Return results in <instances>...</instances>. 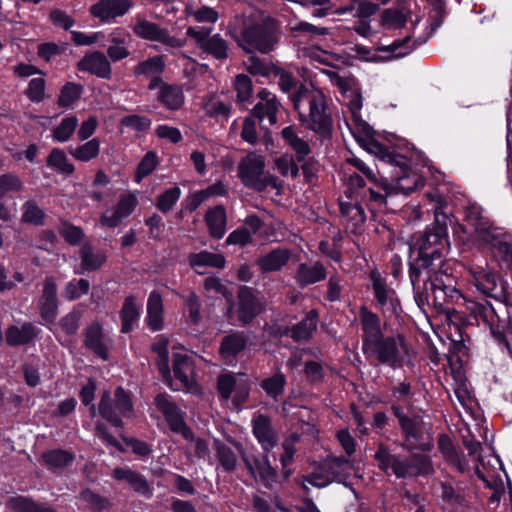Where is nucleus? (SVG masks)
Segmentation results:
<instances>
[{
    "label": "nucleus",
    "instance_id": "nucleus-1",
    "mask_svg": "<svg viewBox=\"0 0 512 512\" xmlns=\"http://www.w3.org/2000/svg\"><path fill=\"white\" fill-rule=\"evenodd\" d=\"M362 353L370 362L388 365L392 369L411 364L415 352L402 334L385 336L380 317L366 306L359 309Z\"/></svg>",
    "mask_w": 512,
    "mask_h": 512
},
{
    "label": "nucleus",
    "instance_id": "nucleus-2",
    "mask_svg": "<svg viewBox=\"0 0 512 512\" xmlns=\"http://www.w3.org/2000/svg\"><path fill=\"white\" fill-rule=\"evenodd\" d=\"M426 197L434 203L433 211L436 222L443 214V198L438 192L427 193ZM447 243V230L445 225L437 224L433 229L414 234L411 238L410 250L416 254V260L411 267H418L422 271L436 269L435 260H441L442 252Z\"/></svg>",
    "mask_w": 512,
    "mask_h": 512
},
{
    "label": "nucleus",
    "instance_id": "nucleus-3",
    "mask_svg": "<svg viewBox=\"0 0 512 512\" xmlns=\"http://www.w3.org/2000/svg\"><path fill=\"white\" fill-rule=\"evenodd\" d=\"M294 109L298 111L300 121L316 133L327 135L331 131L332 118L327 112L325 95L315 89L300 85L292 94Z\"/></svg>",
    "mask_w": 512,
    "mask_h": 512
},
{
    "label": "nucleus",
    "instance_id": "nucleus-4",
    "mask_svg": "<svg viewBox=\"0 0 512 512\" xmlns=\"http://www.w3.org/2000/svg\"><path fill=\"white\" fill-rule=\"evenodd\" d=\"M410 281L419 301L432 299L437 308L445 310L444 286L447 280L443 273L437 269L422 271L418 267H410Z\"/></svg>",
    "mask_w": 512,
    "mask_h": 512
},
{
    "label": "nucleus",
    "instance_id": "nucleus-5",
    "mask_svg": "<svg viewBox=\"0 0 512 512\" xmlns=\"http://www.w3.org/2000/svg\"><path fill=\"white\" fill-rule=\"evenodd\" d=\"M265 162L261 155L254 153L244 157L238 165V176L242 183L256 191L262 192L268 187L279 190L281 185L278 179L264 173Z\"/></svg>",
    "mask_w": 512,
    "mask_h": 512
},
{
    "label": "nucleus",
    "instance_id": "nucleus-6",
    "mask_svg": "<svg viewBox=\"0 0 512 512\" xmlns=\"http://www.w3.org/2000/svg\"><path fill=\"white\" fill-rule=\"evenodd\" d=\"M98 411L113 426L121 427L123 424L121 418L133 415L134 409L130 393L122 387L115 390L114 398L109 392H104L98 405Z\"/></svg>",
    "mask_w": 512,
    "mask_h": 512
},
{
    "label": "nucleus",
    "instance_id": "nucleus-7",
    "mask_svg": "<svg viewBox=\"0 0 512 512\" xmlns=\"http://www.w3.org/2000/svg\"><path fill=\"white\" fill-rule=\"evenodd\" d=\"M477 321L487 325L498 345L505 348L512 358V329L507 325H499V319L492 305L485 301L484 303H471L470 307Z\"/></svg>",
    "mask_w": 512,
    "mask_h": 512
},
{
    "label": "nucleus",
    "instance_id": "nucleus-8",
    "mask_svg": "<svg viewBox=\"0 0 512 512\" xmlns=\"http://www.w3.org/2000/svg\"><path fill=\"white\" fill-rule=\"evenodd\" d=\"M380 7L372 0H348L333 10L338 16H351L358 20L354 31L363 37H369L372 33L370 18L379 11Z\"/></svg>",
    "mask_w": 512,
    "mask_h": 512
},
{
    "label": "nucleus",
    "instance_id": "nucleus-9",
    "mask_svg": "<svg viewBox=\"0 0 512 512\" xmlns=\"http://www.w3.org/2000/svg\"><path fill=\"white\" fill-rule=\"evenodd\" d=\"M265 309V301L251 287L240 288L237 294L235 314L241 325L251 323Z\"/></svg>",
    "mask_w": 512,
    "mask_h": 512
},
{
    "label": "nucleus",
    "instance_id": "nucleus-10",
    "mask_svg": "<svg viewBox=\"0 0 512 512\" xmlns=\"http://www.w3.org/2000/svg\"><path fill=\"white\" fill-rule=\"evenodd\" d=\"M153 404L162 413L173 432L180 433L185 439L192 438V431L184 421V413L178 408L170 395L166 393L156 395Z\"/></svg>",
    "mask_w": 512,
    "mask_h": 512
},
{
    "label": "nucleus",
    "instance_id": "nucleus-11",
    "mask_svg": "<svg viewBox=\"0 0 512 512\" xmlns=\"http://www.w3.org/2000/svg\"><path fill=\"white\" fill-rule=\"evenodd\" d=\"M240 46L247 52L257 50L268 53L273 49V35L261 24H246L241 32Z\"/></svg>",
    "mask_w": 512,
    "mask_h": 512
},
{
    "label": "nucleus",
    "instance_id": "nucleus-12",
    "mask_svg": "<svg viewBox=\"0 0 512 512\" xmlns=\"http://www.w3.org/2000/svg\"><path fill=\"white\" fill-rule=\"evenodd\" d=\"M470 282L484 295L493 298L503 296L504 287L501 279L488 267L473 266L468 269Z\"/></svg>",
    "mask_w": 512,
    "mask_h": 512
},
{
    "label": "nucleus",
    "instance_id": "nucleus-13",
    "mask_svg": "<svg viewBox=\"0 0 512 512\" xmlns=\"http://www.w3.org/2000/svg\"><path fill=\"white\" fill-rule=\"evenodd\" d=\"M173 374V379L170 375L164 378L172 390H190L193 387L195 383L193 365L191 359L185 352L174 354Z\"/></svg>",
    "mask_w": 512,
    "mask_h": 512
},
{
    "label": "nucleus",
    "instance_id": "nucleus-14",
    "mask_svg": "<svg viewBox=\"0 0 512 512\" xmlns=\"http://www.w3.org/2000/svg\"><path fill=\"white\" fill-rule=\"evenodd\" d=\"M133 32L142 39L160 42L172 48H180L184 45L181 39L171 36L166 29L145 19L137 20Z\"/></svg>",
    "mask_w": 512,
    "mask_h": 512
},
{
    "label": "nucleus",
    "instance_id": "nucleus-15",
    "mask_svg": "<svg viewBox=\"0 0 512 512\" xmlns=\"http://www.w3.org/2000/svg\"><path fill=\"white\" fill-rule=\"evenodd\" d=\"M137 205L138 200L134 193L128 192L122 194L115 207L101 215L100 224L108 228L117 227L124 219L133 213Z\"/></svg>",
    "mask_w": 512,
    "mask_h": 512
},
{
    "label": "nucleus",
    "instance_id": "nucleus-16",
    "mask_svg": "<svg viewBox=\"0 0 512 512\" xmlns=\"http://www.w3.org/2000/svg\"><path fill=\"white\" fill-rule=\"evenodd\" d=\"M132 7V0H99L90 7V13L101 22L109 23L124 16Z\"/></svg>",
    "mask_w": 512,
    "mask_h": 512
},
{
    "label": "nucleus",
    "instance_id": "nucleus-17",
    "mask_svg": "<svg viewBox=\"0 0 512 512\" xmlns=\"http://www.w3.org/2000/svg\"><path fill=\"white\" fill-rule=\"evenodd\" d=\"M434 468L429 456L422 453L412 454L409 458L401 460L396 466V477L406 478L426 476L433 474Z\"/></svg>",
    "mask_w": 512,
    "mask_h": 512
},
{
    "label": "nucleus",
    "instance_id": "nucleus-18",
    "mask_svg": "<svg viewBox=\"0 0 512 512\" xmlns=\"http://www.w3.org/2000/svg\"><path fill=\"white\" fill-rule=\"evenodd\" d=\"M84 346L103 360L109 357L111 340L105 335L99 322H93L84 329Z\"/></svg>",
    "mask_w": 512,
    "mask_h": 512
},
{
    "label": "nucleus",
    "instance_id": "nucleus-19",
    "mask_svg": "<svg viewBox=\"0 0 512 512\" xmlns=\"http://www.w3.org/2000/svg\"><path fill=\"white\" fill-rule=\"evenodd\" d=\"M41 317L53 322L58 314L57 285L53 277L44 280L42 295L38 301Z\"/></svg>",
    "mask_w": 512,
    "mask_h": 512
},
{
    "label": "nucleus",
    "instance_id": "nucleus-20",
    "mask_svg": "<svg viewBox=\"0 0 512 512\" xmlns=\"http://www.w3.org/2000/svg\"><path fill=\"white\" fill-rule=\"evenodd\" d=\"M80 71L89 72L102 79H110L112 68L109 59L104 53L95 51L84 56L77 64Z\"/></svg>",
    "mask_w": 512,
    "mask_h": 512
},
{
    "label": "nucleus",
    "instance_id": "nucleus-21",
    "mask_svg": "<svg viewBox=\"0 0 512 512\" xmlns=\"http://www.w3.org/2000/svg\"><path fill=\"white\" fill-rule=\"evenodd\" d=\"M400 170L404 173L402 177L396 178V183H390L386 178H381L380 187L386 192L387 195L397 194L402 192L404 194H409L416 190L418 186L423 185V181L415 174L409 175L406 172L407 163L404 165L398 166Z\"/></svg>",
    "mask_w": 512,
    "mask_h": 512
},
{
    "label": "nucleus",
    "instance_id": "nucleus-22",
    "mask_svg": "<svg viewBox=\"0 0 512 512\" xmlns=\"http://www.w3.org/2000/svg\"><path fill=\"white\" fill-rule=\"evenodd\" d=\"M258 98L259 102L253 109L254 116L261 122L267 118L271 125H275L277 123V113L281 106L276 96L263 89L258 93Z\"/></svg>",
    "mask_w": 512,
    "mask_h": 512
},
{
    "label": "nucleus",
    "instance_id": "nucleus-23",
    "mask_svg": "<svg viewBox=\"0 0 512 512\" xmlns=\"http://www.w3.org/2000/svg\"><path fill=\"white\" fill-rule=\"evenodd\" d=\"M112 477L118 481H124L138 494L146 497L152 496V490L143 475L127 467L115 468Z\"/></svg>",
    "mask_w": 512,
    "mask_h": 512
},
{
    "label": "nucleus",
    "instance_id": "nucleus-24",
    "mask_svg": "<svg viewBox=\"0 0 512 512\" xmlns=\"http://www.w3.org/2000/svg\"><path fill=\"white\" fill-rule=\"evenodd\" d=\"M370 278L372 280V287L375 298L382 308L395 310L397 301L395 298V291L387 287L385 280L381 277V274L377 270L370 272Z\"/></svg>",
    "mask_w": 512,
    "mask_h": 512
},
{
    "label": "nucleus",
    "instance_id": "nucleus-25",
    "mask_svg": "<svg viewBox=\"0 0 512 512\" xmlns=\"http://www.w3.org/2000/svg\"><path fill=\"white\" fill-rule=\"evenodd\" d=\"M358 143L370 154H374L379 157L382 161H386L395 166H402L405 164V158L399 155H395L388 150L387 147L379 143L377 140L373 138L372 135H369L362 140L358 141Z\"/></svg>",
    "mask_w": 512,
    "mask_h": 512
},
{
    "label": "nucleus",
    "instance_id": "nucleus-26",
    "mask_svg": "<svg viewBox=\"0 0 512 512\" xmlns=\"http://www.w3.org/2000/svg\"><path fill=\"white\" fill-rule=\"evenodd\" d=\"M253 433L265 450L273 448L277 442L269 418L262 414L253 420Z\"/></svg>",
    "mask_w": 512,
    "mask_h": 512
},
{
    "label": "nucleus",
    "instance_id": "nucleus-27",
    "mask_svg": "<svg viewBox=\"0 0 512 512\" xmlns=\"http://www.w3.org/2000/svg\"><path fill=\"white\" fill-rule=\"evenodd\" d=\"M291 253L288 249H274L257 259V265L262 272L280 270L289 261Z\"/></svg>",
    "mask_w": 512,
    "mask_h": 512
},
{
    "label": "nucleus",
    "instance_id": "nucleus-28",
    "mask_svg": "<svg viewBox=\"0 0 512 512\" xmlns=\"http://www.w3.org/2000/svg\"><path fill=\"white\" fill-rule=\"evenodd\" d=\"M483 231H476L477 237L483 242L495 246L498 248V251L504 254L505 259H508L509 256L512 257V246L507 242L502 241L501 236L502 232L499 228L493 226L490 222L488 225H485Z\"/></svg>",
    "mask_w": 512,
    "mask_h": 512
},
{
    "label": "nucleus",
    "instance_id": "nucleus-29",
    "mask_svg": "<svg viewBox=\"0 0 512 512\" xmlns=\"http://www.w3.org/2000/svg\"><path fill=\"white\" fill-rule=\"evenodd\" d=\"M438 448L447 462L454 465L460 473L468 470V464L462 453L458 452L448 435H440Z\"/></svg>",
    "mask_w": 512,
    "mask_h": 512
},
{
    "label": "nucleus",
    "instance_id": "nucleus-30",
    "mask_svg": "<svg viewBox=\"0 0 512 512\" xmlns=\"http://www.w3.org/2000/svg\"><path fill=\"white\" fill-rule=\"evenodd\" d=\"M147 324L152 331L163 328V301L156 291L150 293L147 301Z\"/></svg>",
    "mask_w": 512,
    "mask_h": 512
},
{
    "label": "nucleus",
    "instance_id": "nucleus-31",
    "mask_svg": "<svg viewBox=\"0 0 512 512\" xmlns=\"http://www.w3.org/2000/svg\"><path fill=\"white\" fill-rule=\"evenodd\" d=\"M326 275V269L322 263L315 262L312 265L302 263L298 267L296 281L304 287L324 280Z\"/></svg>",
    "mask_w": 512,
    "mask_h": 512
},
{
    "label": "nucleus",
    "instance_id": "nucleus-32",
    "mask_svg": "<svg viewBox=\"0 0 512 512\" xmlns=\"http://www.w3.org/2000/svg\"><path fill=\"white\" fill-rule=\"evenodd\" d=\"M247 345V337L244 332H234L225 336L220 344L219 352L225 359H233L243 351Z\"/></svg>",
    "mask_w": 512,
    "mask_h": 512
},
{
    "label": "nucleus",
    "instance_id": "nucleus-33",
    "mask_svg": "<svg viewBox=\"0 0 512 512\" xmlns=\"http://www.w3.org/2000/svg\"><path fill=\"white\" fill-rule=\"evenodd\" d=\"M317 321V311L310 310L301 322L292 327L291 337L297 342L308 341L317 328Z\"/></svg>",
    "mask_w": 512,
    "mask_h": 512
},
{
    "label": "nucleus",
    "instance_id": "nucleus-34",
    "mask_svg": "<svg viewBox=\"0 0 512 512\" xmlns=\"http://www.w3.org/2000/svg\"><path fill=\"white\" fill-rule=\"evenodd\" d=\"M37 335L36 327L31 323L22 326H11L6 330V341L11 346L24 345L29 343Z\"/></svg>",
    "mask_w": 512,
    "mask_h": 512
},
{
    "label": "nucleus",
    "instance_id": "nucleus-35",
    "mask_svg": "<svg viewBox=\"0 0 512 512\" xmlns=\"http://www.w3.org/2000/svg\"><path fill=\"white\" fill-rule=\"evenodd\" d=\"M205 222L213 238H222L226 231V213L224 207L219 205L207 211Z\"/></svg>",
    "mask_w": 512,
    "mask_h": 512
},
{
    "label": "nucleus",
    "instance_id": "nucleus-36",
    "mask_svg": "<svg viewBox=\"0 0 512 512\" xmlns=\"http://www.w3.org/2000/svg\"><path fill=\"white\" fill-rule=\"evenodd\" d=\"M120 317L122 321L121 332L128 333L133 330L134 324L140 317V305L136 303L134 296L125 298Z\"/></svg>",
    "mask_w": 512,
    "mask_h": 512
},
{
    "label": "nucleus",
    "instance_id": "nucleus-37",
    "mask_svg": "<svg viewBox=\"0 0 512 512\" xmlns=\"http://www.w3.org/2000/svg\"><path fill=\"white\" fill-rule=\"evenodd\" d=\"M68 153L77 161L89 162L99 156L100 140L92 138L81 145L70 146Z\"/></svg>",
    "mask_w": 512,
    "mask_h": 512
},
{
    "label": "nucleus",
    "instance_id": "nucleus-38",
    "mask_svg": "<svg viewBox=\"0 0 512 512\" xmlns=\"http://www.w3.org/2000/svg\"><path fill=\"white\" fill-rule=\"evenodd\" d=\"M7 506L14 512H55L50 506L40 504L30 497L21 495L10 497Z\"/></svg>",
    "mask_w": 512,
    "mask_h": 512
},
{
    "label": "nucleus",
    "instance_id": "nucleus-39",
    "mask_svg": "<svg viewBox=\"0 0 512 512\" xmlns=\"http://www.w3.org/2000/svg\"><path fill=\"white\" fill-rule=\"evenodd\" d=\"M158 100L169 110H177L184 103V94L177 85L162 84Z\"/></svg>",
    "mask_w": 512,
    "mask_h": 512
},
{
    "label": "nucleus",
    "instance_id": "nucleus-40",
    "mask_svg": "<svg viewBox=\"0 0 512 512\" xmlns=\"http://www.w3.org/2000/svg\"><path fill=\"white\" fill-rule=\"evenodd\" d=\"M79 125L75 115L64 117L60 123L52 129L51 136L55 142L64 143L69 141Z\"/></svg>",
    "mask_w": 512,
    "mask_h": 512
},
{
    "label": "nucleus",
    "instance_id": "nucleus-41",
    "mask_svg": "<svg viewBox=\"0 0 512 512\" xmlns=\"http://www.w3.org/2000/svg\"><path fill=\"white\" fill-rule=\"evenodd\" d=\"M41 459L48 469L58 470L70 465L74 460V455L67 450L55 449L44 452Z\"/></svg>",
    "mask_w": 512,
    "mask_h": 512
},
{
    "label": "nucleus",
    "instance_id": "nucleus-42",
    "mask_svg": "<svg viewBox=\"0 0 512 512\" xmlns=\"http://www.w3.org/2000/svg\"><path fill=\"white\" fill-rule=\"evenodd\" d=\"M46 213L35 200L29 199L21 206V222L35 226L45 223Z\"/></svg>",
    "mask_w": 512,
    "mask_h": 512
},
{
    "label": "nucleus",
    "instance_id": "nucleus-43",
    "mask_svg": "<svg viewBox=\"0 0 512 512\" xmlns=\"http://www.w3.org/2000/svg\"><path fill=\"white\" fill-rule=\"evenodd\" d=\"M361 109V102L360 100H356L352 103V118L351 122L347 123L349 130L351 131L352 135L354 136L355 140L358 142L362 140L363 138L372 135L373 131L372 128L368 125L367 122L362 120L359 115L357 114V111Z\"/></svg>",
    "mask_w": 512,
    "mask_h": 512
},
{
    "label": "nucleus",
    "instance_id": "nucleus-44",
    "mask_svg": "<svg viewBox=\"0 0 512 512\" xmlns=\"http://www.w3.org/2000/svg\"><path fill=\"white\" fill-rule=\"evenodd\" d=\"M80 258L82 270L95 271L106 262L107 256L104 251L94 252L89 244H85L81 248Z\"/></svg>",
    "mask_w": 512,
    "mask_h": 512
},
{
    "label": "nucleus",
    "instance_id": "nucleus-45",
    "mask_svg": "<svg viewBox=\"0 0 512 512\" xmlns=\"http://www.w3.org/2000/svg\"><path fill=\"white\" fill-rule=\"evenodd\" d=\"M189 263L194 269L203 266H211L215 268H223L225 266V258L221 254L208 251H201L189 256Z\"/></svg>",
    "mask_w": 512,
    "mask_h": 512
},
{
    "label": "nucleus",
    "instance_id": "nucleus-46",
    "mask_svg": "<svg viewBox=\"0 0 512 512\" xmlns=\"http://www.w3.org/2000/svg\"><path fill=\"white\" fill-rule=\"evenodd\" d=\"M340 212L342 217L345 218L348 223H351L354 228L362 225L366 220L365 212L358 203V199H355V202H341Z\"/></svg>",
    "mask_w": 512,
    "mask_h": 512
},
{
    "label": "nucleus",
    "instance_id": "nucleus-47",
    "mask_svg": "<svg viewBox=\"0 0 512 512\" xmlns=\"http://www.w3.org/2000/svg\"><path fill=\"white\" fill-rule=\"evenodd\" d=\"M47 165L57 172L65 175H71L75 171L74 165L69 161L65 152L60 148H54L51 150Z\"/></svg>",
    "mask_w": 512,
    "mask_h": 512
},
{
    "label": "nucleus",
    "instance_id": "nucleus-48",
    "mask_svg": "<svg viewBox=\"0 0 512 512\" xmlns=\"http://www.w3.org/2000/svg\"><path fill=\"white\" fill-rule=\"evenodd\" d=\"M83 93V86L74 82H67L60 90L57 105L60 108H69L77 102Z\"/></svg>",
    "mask_w": 512,
    "mask_h": 512
},
{
    "label": "nucleus",
    "instance_id": "nucleus-49",
    "mask_svg": "<svg viewBox=\"0 0 512 512\" xmlns=\"http://www.w3.org/2000/svg\"><path fill=\"white\" fill-rule=\"evenodd\" d=\"M168 339L163 335L157 336L152 350L157 354V365L163 378H167L170 373L168 365Z\"/></svg>",
    "mask_w": 512,
    "mask_h": 512
},
{
    "label": "nucleus",
    "instance_id": "nucleus-50",
    "mask_svg": "<svg viewBox=\"0 0 512 512\" xmlns=\"http://www.w3.org/2000/svg\"><path fill=\"white\" fill-rule=\"evenodd\" d=\"M204 53L213 56L217 60H224L228 57V44L220 34L212 35L201 48Z\"/></svg>",
    "mask_w": 512,
    "mask_h": 512
},
{
    "label": "nucleus",
    "instance_id": "nucleus-51",
    "mask_svg": "<svg viewBox=\"0 0 512 512\" xmlns=\"http://www.w3.org/2000/svg\"><path fill=\"white\" fill-rule=\"evenodd\" d=\"M165 69V63L161 56H154L145 61L140 62L134 68L136 76L143 75L145 77L159 76Z\"/></svg>",
    "mask_w": 512,
    "mask_h": 512
},
{
    "label": "nucleus",
    "instance_id": "nucleus-52",
    "mask_svg": "<svg viewBox=\"0 0 512 512\" xmlns=\"http://www.w3.org/2000/svg\"><path fill=\"white\" fill-rule=\"evenodd\" d=\"M205 113L214 118H228L231 107L225 104L218 96L207 97L203 102Z\"/></svg>",
    "mask_w": 512,
    "mask_h": 512
},
{
    "label": "nucleus",
    "instance_id": "nucleus-53",
    "mask_svg": "<svg viewBox=\"0 0 512 512\" xmlns=\"http://www.w3.org/2000/svg\"><path fill=\"white\" fill-rule=\"evenodd\" d=\"M285 385L286 377L280 371L276 372L273 376L268 377L261 382L262 389L269 397L274 399L283 394Z\"/></svg>",
    "mask_w": 512,
    "mask_h": 512
},
{
    "label": "nucleus",
    "instance_id": "nucleus-54",
    "mask_svg": "<svg viewBox=\"0 0 512 512\" xmlns=\"http://www.w3.org/2000/svg\"><path fill=\"white\" fill-rule=\"evenodd\" d=\"M375 459L378 462V466L381 470L387 472L389 469H392L394 475L396 476V466L397 464L401 465V459L395 455H392L387 446L384 444H379L377 451L375 453Z\"/></svg>",
    "mask_w": 512,
    "mask_h": 512
},
{
    "label": "nucleus",
    "instance_id": "nucleus-55",
    "mask_svg": "<svg viewBox=\"0 0 512 512\" xmlns=\"http://www.w3.org/2000/svg\"><path fill=\"white\" fill-rule=\"evenodd\" d=\"M406 22L403 12L395 8L383 10L380 16V23L385 29H399L404 27Z\"/></svg>",
    "mask_w": 512,
    "mask_h": 512
},
{
    "label": "nucleus",
    "instance_id": "nucleus-56",
    "mask_svg": "<svg viewBox=\"0 0 512 512\" xmlns=\"http://www.w3.org/2000/svg\"><path fill=\"white\" fill-rule=\"evenodd\" d=\"M347 464V459L343 457H334L327 459L320 465L325 474L327 475V477L329 478L330 483H332L340 479Z\"/></svg>",
    "mask_w": 512,
    "mask_h": 512
},
{
    "label": "nucleus",
    "instance_id": "nucleus-57",
    "mask_svg": "<svg viewBox=\"0 0 512 512\" xmlns=\"http://www.w3.org/2000/svg\"><path fill=\"white\" fill-rule=\"evenodd\" d=\"M90 283L86 279H73L68 282L63 290V297L73 301L88 294Z\"/></svg>",
    "mask_w": 512,
    "mask_h": 512
},
{
    "label": "nucleus",
    "instance_id": "nucleus-58",
    "mask_svg": "<svg viewBox=\"0 0 512 512\" xmlns=\"http://www.w3.org/2000/svg\"><path fill=\"white\" fill-rule=\"evenodd\" d=\"M465 218L474 231H483L484 226L490 223L488 217L483 215L482 208L476 204H471L466 208Z\"/></svg>",
    "mask_w": 512,
    "mask_h": 512
},
{
    "label": "nucleus",
    "instance_id": "nucleus-59",
    "mask_svg": "<svg viewBox=\"0 0 512 512\" xmlns=\"http://www.w3.org/2000/svg\"><path fill=\"white\" fill-rule=\"evenodd\" d=\"M249 469L252 473L257 472L266 487H271L276 480V471L266 457L262 460H255V466L249 465Z\"/></svg>",
    "mask_w": 512,
    "mask_h": 512
},
{
    "label": "nucleus",
    "instance_id": "nucleus-60",
    "mask_svg": "<svg viewBox=\"0 0 512 512\" xmlns=\"http://www.w3.org/2000/svg\"><path fill=\"white\" fill-rule=\"evenodd\" d=\"M234 89L239 103H245L251 100L253 87L252 81L247 75L239 74L235 77Z\"/></svg>",
    "mask_w": 512,
    "mask_h": 512
},
{
    "label": "nucleus",
    "instance_id": "nucleus-61",
    "mask_svg": "<svg viewBox=\"0 0 512 512\" xmlns=\"http://www.w3.org/2000/svg\"><path fill=\"white\" fill-rule=\"evenodd\" d=\"M308 484L313 487H316V488H324L331 483L329 481V478L323 471L321 465H319V466L315 467L314 470L310 474L304 475L302 477L301 487L306 492L309 491V488L307 486Z\"/></svg>",
    "mask_w": 512,
    "mask_h": 512
},
{
    "label": "nucleus",
    "instance_id": "nucleus-62",
    "mask_svg": "<svg viewBox=\"0 0 512 512\" xmlns=\"http://www.w3.org/2000/svg\"><path fill=\"white\" fill-rule=\"evenodd\" d=\"M216 453L218 460L224 470L226 471H232L234 470L236 463H237V457L233 450L220 442L219 440H215L214 442Z\"/></svg>",
    "mask_w": 512,
    "mask_h": 512
},
{
    "label": "nucleus",
    "instance_id": "nucleus-63",
    "mask_svg": "<svg viewBox=\"0 0 512 512\" xmlns=\"http://www.w3.org/2000/svg\"><path fill=\"white\" fill-rule=\"evenodd\" d=\"M23 182L20 177L13 173H6L0 176V199L9 193H18L23 190Z\"/></svg>",
    "mask_w": 512,
    "mask_h": 512
},
{
    "label": "nucleus",
    "instance_id": "nucleus-64",
    "mask_svg": "<svg viewBox=\"0 0 512 512\" xmlns=\"http://www.w3.org/2000/svg\"><path fill=\"white\" fill-rule=\"evenodd\" d=\"M181 196V189L177 186L171 187L159 195L156 207L163 213L169 212Z\"/></svg>",
    "mask_w": 512,
    "mask_h": 512
}]
</instances>
